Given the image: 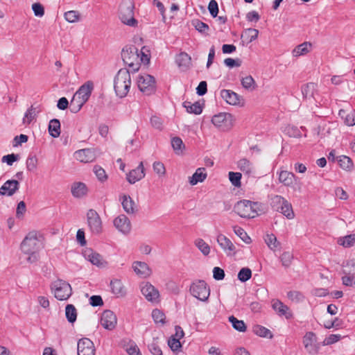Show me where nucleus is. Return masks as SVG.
<instances>
[{"instance_id": "nucleus-7", "label": "nucleus", "mask_w": 355, "mask_h": 355, "mask_svg": "<svg viewBox=\"0 0 355 355\" xmlns=\"http://www.w3.org/2000/svg\"><path fill=\"white\" fill-rule=\"evenodd\" d=\"M191 294L202 302H207L210 295V289L203 280L193 282L190 286Z\"/></svg>"}, {"instance_id": "nucleus-35", "label": "nucleus", "mask_w": 355, "mask_h": 355, "mask_svg": "<svg viewBox=\"0 0 355 355\" xmlns=\"http://www.w3.org/2000/svg\"><path fill=\"white\" fill-rule=\"evenodd\" d=\"M336 159L343 170L351 171L354 168V164L352 160L346 155H340L336 157Z\"/></svg>"}, {"instance_id": "nucleus-19", "label": "nucleus", "mask_w": 355, "mask_h": 355, "mask_svg": "<svg viewBox=\"0 0 355 355\" xmlns=\"http://www.w3.org/2000/svg\"><path fill=\"white\" fill-rule=\"evenodd\" d=\"M93 89V83L92 81H87L80 87L78 91L75 93V95L80 97V99L86 103L89 98Z\"/></svg>"}, {"instance_id": "nucleus-61", "label": "nucleus", "mask_w": 355, "mask_h": 355, "mask_svg": "<svg viewBox=\"0 0 355 355\" xmlns=\"http://www.w3.org/2000/svg\"><path fill=\"white\" fill-rule=\"evenodd\" d=\"M355 243V234H350L345 236L342 239L340 244L345 248L352 246Z\"/></svg>"}, {"instance_id": "nucleus-34", "label": "nucleus", "mask_w": 355, "mask_h": 355, "mask_svg": "<svg viewBox=\"0 0 355 355\" xmlns=\"http://www.w3.org/2000/svg\"><path fill=\"white\" fill-rule=\"evenodd\" d=\"M49 132L53 138H57L60 135V122L57 119H51L49 124Z\"/></svg>"}, {"instance_id": "nucleus-11", "label": "nucleus", "mask_w": 355, "mask_h": 355, "mask_svg": "<svg viewBox=\"0 0 355 355\" xmlns=\"http://www.w3.org/2000/svg\"><path fill=\"white\" fill-rule=\"evenodd\" d=\"M141 292L148 301L151 302H157L159 301V293L150 283H142L141 284Z\"/></svg>"}, {"instance_id": "nucleus-59", "label": "nucleus", "mask_w": 355, "mask_h": 355, "mask_svg": "<svg viewBox=\"0 0 355 355\" xmlns=\"http://www.w3.org/2000/svg\"><path fill=\"white\" fill-rule=\"evenodd\" d=\"M154 171L159 176H163L166 173L164 165L160 162H155L153 164Z\"/></svg>"}, {"instance_id": "nucleus-32", "label": "nucleus", "mask_w": 355, "mask_h": 355, "mask_svg": "<svg viewBox=\"0 0 355 355\" xmlns=\"http://www.w3.org/2000/svg\"><path fill=\"white\" fill-rule=\"evenodd\" d=\"M112 292L117 296H124L125 295V289L123 283L119 279H114L110 282Z\"/></svg>"}, {"instance_id": "nucleus-56", "label": "nucleus", "mask_w": 355, "mask_h": 355, "mask_svg": "<svg viewBox=\"0 0 355 355\" xmlns=\"http://www.w3.org/2000/svg\"><path fill=\"white\" fill-rule=\"evenodd\" d=\"M93 171H94L95 175H96L97 178L101 182H104L107 180V176L106 175V173H105V170L103 168H101V166H94Z\"/></svg>"}, {"instance_id": "nucleus-27", "label": "nucleus", "mask_w": 355, "mask_h": 355, "mask_svg": "<svg viewBox=\"0 0 355 355\" xmlns=\"http://www.w3.org/2000/svg\"><path fill=\"white\" fill-rule=\"evenodd\" d=\"M183 107L189 114H200L202 112V105L199 101L191 103V101H185L183 103Z\"/></svg>"}, {"instance_id": "nucleus-55", "label": "nucleus", "mask_w": 355, "mask_h": 355, "mask_svg": "<svg viewBox=\"0 0 355 355\" xmlns=\"http://www.w3.org/2000/svg\"><path fill=\"white\" fill-rule=\"evenodd\" d=\"M152 317L156 323L164 324L165 322V315L159 309H154L152 312Z\"/></svg>"}, {"instance_id": "nucleus-8", "label": "nucleus", "mask_w": 355, "mask_h": 355, "mask_svg": "<svg viewBox=\"0 0 355 355\" xmlns=\"http://www.w3.org/2000/svg\"><path fill=\"white\" fill-rule=\"evenodd\" d=\"M233 116L227 112H220L213 116L211 123L222 131H227L233 126Z\"/></svg>"}, {"instance_id": "nucleus-12", "label": "nucleus", "mask_w": 355, "mask_h": 355, "mask_svg": "<svg viewBox=\"0 0 355 355\" xmlns=\"http://www.w3.org/2000/svg\"><path fill=\"white\" fill-rule=\"evenodd\" d=\"M117 324V318L110 310L104 311L101 317V324L107 330H113Z\"/></svg>"}, {"instance_id": "nucleus-36", "label": "nucleus", "mask_w": 355, "mask_h": 355, "mask_svg": "<svg viewBox=\"0 0 355 355\" xmlns=\"http://www.w3.org/2000/svg\"><path fill=\"white\" fill-rule=\"evenodd\" d=\"M85 103V102L84 101L74 94L69 103V110L72 113H77L80 110Z\"/></svg>"}, {"instance_id": "nucleus-39", "label": "nucleus", "mask_w": 355, "mask_h": 355, "mask_svg": "<svg viewBox=\"0 0 355 355\" xmlns=\"http://www.w3.org/2000/svg\"><path fill=\"white\" fill-rule=\"evenodd\" d=\"M39 111L37 110L36 107L31 105L26 112L23 118V123L29 125L36 117Z\"/></svg>"}, {"instance_id": "nucleus-42", "label": "nucleus", "mask_w": 355, "mask_h": 355, "mask_svg": "<svg viewBox=\"0 0 355 355\" xmlns=\"http://www.w3.org/2000/svg\"><path fill=\"white\" fill-rule=\"evenodd\" d=\"M65 315L69 322H74L77 318V312L75 306L72 304H67L65 308Z\"/></svg>"}, {"instance_id": "nucleus-49", "label": "nucleus", "mask_w": 355, "mask_h": 355, "mask_svg": "<svg viewBox=\"0 0 355 355\" xmlns=\"http://www.w3.org/2000/svg\"><path fill=\"white\" fill-rule=\"evenodd\" d=\"M287 297L289 300L296 303L302 302L304 299V295L298 291H291L288 292Z\"/></svg>"}, {"instance_id": "nucleus-53", "label": "nucleus", "mask_w": 355, "mask_h": 355, "mask_svg": "<svg viewBox=\"0 0 355 355\" xmlns=\"http://www.w3.org/2000/svg\"><path fill=\"white\" fill-rule=\"evenodd\" d=\"M293 259V256L289 252H283L280 257L282 266H284L285 268H288L291 266Z\"/></svg>"}, {"instance_id": "nucleus-16", "label": "nucleus", "mask_w": 355, "mask_h": 355, "mask_svg": "<svg viewBox=\"0 0 355 355\" xmlns=\"http://www.w3.org/2000/svg\"><path fill=\"white\" fill-rule=\"evenodd\" d=\"M114 227L123 234H128L131 230V223L125 214H120L114 220Z\"/></svg>"}, {"instance_id": "nucleus-50", "label": "nucleus", "mask_w": 355, "mask_h": 355, "mask_svg": "<svg viewBox=\"0 0 355 355\" xmlns=\"http://www.w3.org/2000/svg\"><path fill=\"white\" fill-rule=\"evenodd\" d=\"M252 277V271L248 268H243L238 273V279L241 282H245Z\"/></svg>"}, {"instance_id": "nucleus-10", "label": "nucleus", "mask_w": 355, "mask_h": 355, "mask_svg": "<svg viewBox=\"0 0 355 355\" xmlns=\"http://www.w3.org/2000/svg\"><path fill=\"white\" fill-rule=\"evenodd\" d=\"M87 221L90 231L94 234H99L103 230L102 220L97 213L93 209H90L87 212Z\"/></svg>"}, {"instance_id": "nucleus-29", "label": "nucleus", "mask_w": 355, "mask_h": 355, "mask_svg": "<svg viewBox=\"0 0 355 355\" xmlns=\"http://www.w3.org/2000/svg\"><path fill=\"white\" fill-rule=\"evenodd\" d=\"M87 192V187L83 182H75L71 187V193L76 198H82Z\"/></svg>"}, {"instance_id": "nucleus-1", "label": "nucleus", "mask_w": 355, "mask_h": 355, "mask_svg": "<svg viewBox=\"0 0 355 355\" xmlns=\"http://www.w3.org/2000/svg\"><path fill=\"white\" fill-rule=\"evenodd\" d=\"M43 248V237L36 232H29L21 244V250L24 254L28 255L27 261L34 263L39 259V252Z\"/></svg>"}, {"instance_id": "nucleus-4", "label": "nucleus", "mask_w": 355, "mask_h": 355, "mask_svg": "<svg viewBox=\"0 0 355 355\" xmlns=\"http://www.w3.org/2000/svg\"><path fill=\"white\" fill-rule=\"evenodd\" d=\"M134 3L130 0L123 1L119 6V18L128 26L135 27L137 21L134 17Z\"/></svg>"}, {"instance_id": "nucleus-3", "label": "nucleus", "mask_w": 355, "mask_h": 355, "mask_svg": "<svg viewBox=\"0 0 355 355\" xmlns=\"http://www.w3.org/2000/svg\"><path fill=\"white\" fill-rule=\"evenodd\" d=\"M258 202L248 200L239 201L234 207V211L242 218H254L257 214Z\"/></svg>"}, {"instance_id": "nucleus-46", "label": "nucleus", "mask_w": 355, "mask_h": 355, "mask_svg": "<svg viewBox=\"0 0 355 355\" xmlns=\"http://www.w3.org/2000/svg\"><path fill=\"white\" fill-rule=\"evenodd\" d=\"M64 19L69 23H76L80 20V15L77 10H69L64 13Z\"/></svg>"}, {"instance_id": "nucleus-20", "label": "nucleus", "mask_w": 355, "mask_h": 355, "mask_svg": "<svg viewBox=\"0 0 355 355\" xmlns=\"http://www.w3.org/2000/svg\"><path fill=\"white\" fill-rule=\"evenodd\" d=\"M279 175V181L283 184L285 187H293L295 182L297 181V178L294 173L288 171L282 170L277 173Z\"/></svg>"}, {"instance_id": "nucleus-25", "label": "nucleus", "mask_w": 355, "mask_h": 355, "mask_svg": "<svg viewBox=\"0 0 355 355\" xmlns=\"http://www.w3.org/2000/svg\"><path fill=\"white\" fill-rule=\"evenodd\" d=\"M217 242L227 254H231L235 250V247L232 242L225 235L219 234L217 236Z\"/></svg>"}, {"instance_id": "nucleus-64", "label": "nucleus", "mask_w": 355, "mask_h": 355, "mask_svg": "<svg viewBox=\"0 0 355 355\" xmlns=\"http://www.w3.org/2000/svg\"><path fill=\"white\" fill-rule=\"evenodd\" d=\"M224 63L228 67L232 68L234 67H239L241 65V60L239 58L233 59L231 58H228L225 59Z\"/></svg>"}, {"instance_id": "nucleus-57", "label": "nucleus", "mask_w": 355, "mask_h": 355, "mask_svg": "<svg viewBox=\"0 0 355 355\" xmlns=\"http://www.w3.org/2000/svg\"><path fill=\"white\" fill-rule=\"evenodd\" d=\"M193 24L197 31L202 33H206L209 28L207 24L198 19L193 21Z\"/></svg>"}, {"instance_id": "nucleus-14", "label": "nucleus", "mask_w": 355, "mask_h": 355, "mask_svg": "<svg viewBox=\"0 0 355 355\" xmlns=\"http://www.w3.org/2000/svg\"><path fill=\"white\" fill-rule=\"evenodd\" d=\"M74 157L83 163L92 162L96 158V150L94 148L80 149L75 152Z\"/></svg>"}, {"instance_id": "nucleus-44", "label": "nucleus", "mask_w": 355, "mask_h": 355, "mask_svg": "<svg viewBox=\"0 0 355 355\" xmlns=\"http://www.w3.org/2000/svg\"><path fill=\"white\" fill-rule=\"evenodd\" d=\"M194 243L203 255L207 256L209 254L210 247L203 239H197Z\"/></svg>"}, {"instance_id": "nucleus-48", "label": "nucleus", "mask_w": 355, "mask_h": 355, "mask_svg": "<svg viewBox=\"0 0 355 355\" xmlns=\"http://www.w3.org/2000/svg\"><path fill=\"white\" fill-rule=\"evenodd\" d=\"M229 179L232 185L236 187H240L241 185V179L242 175L239 172H229Z\"/></svg>"}, {"instance_id": "nucleus-17", "label": "nucleus", "mask_w": 355, "mask_h": 355, "mask_svg": "<svg viewBox=\"0 0 355 355\" xmlns=\"http://www.w3.org/2000/svg\"><path fill=\"white\" fill-rule=\"evenodd\" d=\"M19 187V182L15 180H7L0 188L1 196H12Z\"/></svg>"}, {"instance_id": "nucleus-24", "label": "nucleus", "mask_w": 355, "mask_h": 355, "mask_svg": "<svg viewBox=\"0 0 355 355\" xmlns=\"http://www.w3.org/2000/svg\"><path fill=\"white\" fill-rule=\"evenodd\" d=\"M272 306L279 315H284L286 319H291L293 318V313L290 311L289 307L283 304L281 301L276 300L273 302Z\"/></svg>"}, {"instance_id": "nucleus-51", "label": "nucleus", "mask_w": 355, "mask_h": 355, "mask_svg": "<svg viewBox=\"0 0 355 355\" xmlns=\"http://www.w3.org/2000/svg\"><path fill=\"white\" fill-rule=\"evenodd\" d=\"M253 332L261 337H268L270 335V337H272L270 331L261 325H255L253 327Z\"/></svg>"}, {"instance_id": "nucleus-54", "label": "nucleus", "mask_w": 355, "mask_h": 355, "mask_svg": "<svg viewBox=\"0 0 355 355\" xmlns=\"http://www.w3.org/2000/svg\"><path fill=\"white\" fill-rule=\"evenodd\" d=\"M234 233L239 236L245 243H249L250 241V238L247 235V233L245 230L239 226L234 227Z\"/></svg>"}, {"instance_id": "nucleus-52", "label": "nucleus", "mask_w": 355, "mask_h": 355, "mask_svg": "<svg viewBox=\"0 0 355 355\" xmlns=\"http://www.w3.org/2000/svg\"><path fill=\"white\" fill-rule=\"evenodd\" d=\"M241 84L243 87L247 89L253 90L255 89V81L251 76L243 78Z\"/></svg>"}, {"instance_id": "nucleus-31", "label": "nucleus", "mask_w": 355, "mask_h": 355, "mask_svg": "<svg viewBox=\"0 0 355 355\" xmlns=\"http://www.w3.org/2000/svg\"><path fill=\"white\" fill-rule=\"evenodd\" d=\"M312 44L310 42H305L297 45L292 51L294 57H299L307 54L311 48Z\"/></svg>"}, {"instance_id": "nucleus-38", "label": "nucleus", "mask_w": 355, "mask_h": 355, "mask_svg": "<svg viewBox=\"0 0 355 355\" xmlns=\"http://www.w3.org/2000/svg\"><path fill=\"white\" fill-rule=\"evenodd\" d=\"M277 211L284 214L288 219H292L295 216L292 205L287 200H285L284 204Z\"/></svg>"}, {"instance_id": "nucleus-5", "label": "nucleus", "mask_w": 355, "mask_h": 355, "mask_svg": "<svg viewBox=\"0 0 355 355\" xmlns=\"http://www.w3.org/2000/svg\"><path fill=\"white\" fill-rule=\"evenodd\" d=\"M121 58L124 63L128 65L132 71L139 70L140 67L139 53L138 49L135 46L123 49Z\"/></svg>"}, {"instance_id": "nucleus-18", "label": "nucleus", "mask_w": 355, "mask_h": 355, "mask_svg": "<svg viewBox=\"0 0 355 355\" xmlns=\"http://www.w3.org/2000/svg\"><path fill=\"white\" fill-rule=\"evenodd\" d=\"M145 176L143 162H140L138 166L130 171L127 174V180L130 184H135Z\"/></svg>"}, {"instance_id": "nucleus-21", "label": "nucleus", "mask_w": 355, "mask_h": 355, "mask_svg": "<svg viewBox=\"0 0 355 355\" xmlns=\"http://www.w3.org/2000/svg\"><path fill=\"white\" fill-rule=\"evenodd\" d=\"M175 62L181 71H187L191 66V58L188 53L181 52L177 55L175 58Z\"/></svg>"}, {"instance_id": "nucleus-13", "label": "nucleus", "mask_w": 355, "mask_h": 355, "mask_svg": "<svg viewBox=\"0 0 355 355\" xmlns=\"http://www.w3.org/2000/svg\"><path fill=\"white\" fill-rule=\"evenodd\" d=\"M78 355H95L93 342L87 338L80 339L77 345Z\"/></svg>"}, {"instance_id": "nucleus-40", "label": "nucleus", "mask_w": 355, "mask_h": 355, "mask_svg": "<svg viewBox=\"0 0 355 355\" xmlns=\"http://www.w3.org/2000/svg\"><path fill=\"white\" fill-rule=\"evenodd\" d=\"M228 320L232 323L233 328L236 331L240 332H245L246 331L247 327L243 320H238L234 315L230 316Z\"/></svg>"}, {"instance_id": "nucleus-43", "label": "nucleus", "mask_w": 355, "mask_h": 355, "mask_svg": "<svg viewBox=\"0 0 355 355\" xmlns=\"http://www.w3.org/2000/svg\"><path fill=\"white\" fill-rule=\"evenodd\" d=\"M37 164L38 159L37 156L35 155H29L26 162L27 171L35 172L37 168Z\"/></svg>"}, {"instance_id": "nucleus-47", "label": "nucleus", "mask_w": 355, "mask_h": 355, "mask_svg": "<svg viewBox=\"0 0 355 355\" xmlns=\"http://www.w3.org/2000/svg\"><path fill=\"white\" fill-rule=\"evenodd\" d=\"M265 241L268 248L272 250H275L280 245L279 242L277 241L276 236L273 234H267L265 239Z\"/></svg>"}, {"instance_id": "nucleus-9", "label": "nucleus", "mask_w": 355, "mask_h": 355, "mask_svg": "<svg viewBox=\"0 0 355 355\" xmlns=\"http://www.w3.org/2000/svg\"><path fill=\"white\" fill-rule=\"evenodd\" d=\"M139 90L146 95H150L155 91V78L149 74L139 75L137 79Z\"/></svg>"}, {"instance_id": "nucleus-30", "label": "nucleus", "mask_w": 355, "mask_h": 355, "mask_svg": "<svg viewBox=\"0 0 355 355\" xmlns=\"http://www.w3.org/2000/svg\"><path fill=\"white\" fill-rule=\"evenodd\" d=\"M317 85L313 83H309L302 86L301 92L304 98H311L314 97V94L317 90Z\"/></svg>"}, {"instance_id": "nucleus-23", "label": "nucleus", "mask_w": 355, "mask_h": 355, "mask_svg": "<svg viewBox=\"0 0 355 355\" xmlns=\"http://www.w3.org/2000/svg\"><path fill=\"white\" fill-rule=\"evenodd\" d=\"M132 268L135 273L141 277L146 278L151 275V270L145 262L135 261L132 264Z\"/></svg>"}, {"instance_id": "nucleus-41", "label": "nucleus", "mask_w": 355, "mask_h": 355, "mask_svg": "<svg viewBox=\"0 0 355 355\" xmlns=\"http://www.w3.org/2000/svg\"><path fill=\"white\" fill-rule=\"evenodd\" d=\"M85 255L87 257V259L94 265L100 266L102 264V257L98 253L94 252L92 250H89L86 252Z\"/></svg>"}, {"instance_id": "nucleus-37", "label": "nucleus", "mask_w": 355, "mask_h": 355, "mask_svg": "<svg viewBox=\"0 0 355 355\" xmlns=\"http://www.w3.org/2000/svg\"><path fill=\"white\" fill-rule=\"evenodd\" d=\"M339 115L344 119L346 125L352 126L355 125V110L347 113L345 110H340Z\"/></svg>"}, {"instance_id": "nucleus-60", "label": "nucleus", "mask_w": 355, "mask_h": 355, "mask_svg": "<svg viewBox=\"0 0 355 355\" xmlns=\"http://www.w3.org/2000/svg\"><path fill=\"white\" fill-rule=\"evenodd\" d=\"M208 10L213 17H216L218 13V6L216 0H211L208 5Z\"/></svg>"}, {"instance_id": "nucleus-45", "label": "nucleus", "mask_w": 355, "mask_h": 355, "mask_svg": "<svg viewBox=\"0 0 355 355\" xmlns=\"http://www.w3.org/2000/svg\"><path fill=\"white\" fill-rule=\"evenodd\" d=\"M285 198L279 195H274L270 197V205L273 209L278 211L285 201Z\"/></svg>"}, {"instance_id": "nucleus-58", "label": "nucleus", "mask_w": 355, "mask_h": 355, "mask_svg": "<svg viewBox=\"0 0 355 355\" xmlns=\"http://www.w3.org/2000/svg\"><path fill=\"white\" fill-rule=\"evenodd\" d=\"M168 345L173 352L178 350L182 347L180 340L173 336L168 339Z\"/></svg>"}, {"instance_id": "nucleus-62", "label": "nucleus", "mask_w": 355, "mask_h": 355, "mask_svg": "<svg viewBox=\"0 0 355 355\" xmlns=\"http://www.w3.org/2000/svg\"><path fill=\"white\" fill-rule=\"evenodd\" d=\"M148 349L153 355H162V351L155 339L148 345Z\"/></svg>"}, {"instance_id": "nucleus-6", "label": "nucleus", "mask_w": 355, "mask_h": 355, "mask_svg": "<svg viewBox=\"0 0 355 355\" xmlns=\"http://www.w3.org/2000/svg\"><path fill=\"white\" fill-rule=\"evenodd\" d=\"M51 290L55 297L58 300H66L72 293L71 285L62 279H58L53 282Z\"/></svg>"}, {"instance_id": "nucleus-28", "label": "nucleus", "mask_w": 355, "mask_h": 355, "mask_svg": "<svg viewBox=\"0 0 355 355\" xmlns=\"http://www.w3.org/2000/svg\"><path fill=\"white\" fill-rule=\"evenodd\" d=\"M221 97L230 105H237L239 103V95L228 89H223L220 92Z\"/></svg>"}, {"instance_id": "nucleus-22", "label": "nucleus", "mask_w": 355, "mask_h": 355, "mask_svg": "<svg viewBox=\"0 0 355 355\" xmlns=\"http://www.w3.org/2000/svg\"><path fill=\"white\" fill-rule=\"evenodd\" d=\"M121 205L123 210L129 215H134L137 211V205L130 196L123 195L121 197Z\"/></svg>"}, {"instance_id": "nucleus-15", "label": "nucleus", "mask_w": 355, "mask_h": 355, "mask_svg": "<svg viewBox=\"0 0 355 355\" xmlns=\"http://www.w3.org/2000/svg\"><path fill=\"white\" fill-rule=\"evenodd\" d=\"M303 344L309 354H316L318 351L316 335L311 331L306 333L303 337Z\"/></svg>"}, {"instance_id": "nucleus-33", "label": "nucleus", "mask_w": 355, "mask_h": 355, "mask_svg": "<svg viewBox=\"0 0 355 355\" xmlns=\"http://www.w3.org/2000/svg\"><path fill=\"white\" fill-rule=\"evenodd\" d=\"M237 167L245 174L250 175L254 172L252 164L246 158H242L237 162Z\"/></svg>"}, {"instance_id": "nucleus-2", "label": "nucleus", "mask_w": 355, "mask_h": 355, "mask_svg": "<svg viewBox=\"0 0 355 355\" xmlns=\"http://www.w3.org/2000/svg\"><path fill=\"white\" fill-rule=\"evenodd\" d=\"M131 86V77L128 69H121L114 78V88L116 96L123 98L127 96Z\"/></svg>"}, {"instance_id": "nucleus-26", "label": "nucleus", "mask_w": 355, "mask_h": 355, "mask_svg": "<svg viewBox=\"0 0 355 355\" xmlns=\"http://www.w3.org/2000/svg\"><path fill=\"white\" fill-rule=\"evenodd\" d=\"M207 177L205 168H198L191 177L189 178V182L194 186L199 182H202Z\"/></svg>"}, {"instance_id": "nucleus-63", "label": "nucleus", "mask_w": 355, "mask_h": 355, "mask_svg": "<svg viewBox=\"0 0 355 355\" xmlns=\"http://www.w3.org/2000/svg\"><path fill=\"white\" fill-rule=\"evenodd\" d=\"M32 9L37 17H42L44 15V6L40 3H35L32 5Z\"/></svg>"}]
</instances>
